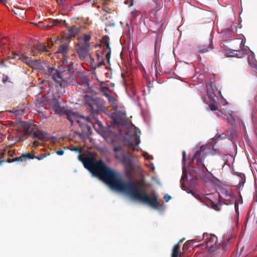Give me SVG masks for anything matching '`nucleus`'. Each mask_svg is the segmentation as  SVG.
Listing matches in <instances>:
<instances>
[{"mask_svg": "<svg viewBox=\"0 0 257 257\" xmlns=\"http://www.w3.org/2000/svg\"><path fill=\"white\" fill-rule=\"evenodd\" d=\"M65 27L67 29L68 34L64 35L63 36V39L66 40H68L73 37H75L80 31V28L76 26L67 27V24H66Z\"/></svg>", "mask_w": 257, "mask_h": 257, "instance_id": "10", "label": "nucleus"}, {"mask_svg": "<svg viewBox=\"0 0 257 257\" xmlns=\"http://www.w3.org/2000/svg\"><path fill=\"white\" fill-rule=\"evenodd\" d=\"M103 1H107V0H103Z\"/></svg>", "mask_w": 257, "mask_h": 257, "instance_id": "59", "label": "nucleus"}, {"mask_svg": "<svg viewBox=\"0 0 257 257\" xmlns=\"http://www.w3.org/2000/svg\"><path fill=\"white\" fill-rule=\"evenodd\" d=\"M90 47V43H85L79 41L75 46V49L79 57L84 59L88 56Z\"/></svg>", "mask_w": 257, "mask_h": 257, "instance_id": "8", "label": "nucleus"}, {"mask_svg": "<svg viewBox=\"0 0 257 257\" xmlns=\"http://www.w3.org/2000/svg\"><path fill=\"white\" fill-rule=\"evenodd\" d=\"M220 139H221L220 136H216L214 138H213L212 141L214 142L216 140H218Z\"/></svg>", "mask_w": 257, "mask_h": 257, "instance_id": "39", "label": "nucleus"}, {"mask_svg": "<svg viewBox=\"0 0 257 257\" xmlns=\"http://www.w3.org/2000/svg\"><path fill=\"white\" fill-rule=\"evenodd\" d=\"M104 64H104L103 59H102L101 60V61H100L99 62H98L97 64L96 65L95 68H96V67H100V66L104 65Z\"/></svg>", "mask_w": 257, "mask_h": 257, "instance_id": "27", "label": "nucleus"}, {"mask_svg": "<svg viewBox=\"0 0 257 257\" xmlns=\"http://www.w3.org/2000/svg\"><path fill=\"white\" fill-rule=\"evenodd\" d=\"M5 40V39H3L0 40V47H2L3 45H4V44H6L5 42H3V41Z\"/></svg>", "mask_w": 257, "mask_h": 257, "instance_id": "40", "label": "nucleus"}, {"mask_svg": "<svg viewBox=\"0 0 257 257\" xmlns=\"http://www.w3.org/2000/svg\"><path fill=\"white\" fill-rule=\"evenodd\" d=\"M90 58H91V59L93 61V62H94V59H92L90 56Z\"/></svg>", "mask_w": 257, "mask_h": 257, "instance_id": "56", "label": "nucleus"}, {"mask_svg": "<svg viewBox=\"0 0 257 257\" xmlns=\"http://www.w3.org/2000/svg\"><path fill=\"white\" fill-rule=\"evenodd\" d=\"M116 116L118 117L119 116L121 119L124 118L125 117V113L120 111H117L115 113Z\"/></svg>", "mask_w": 257, "mask_h": 257, "instance_id": "24", "label": "nucleus"}, {"mask_svg": "<svg viewBox=\"0 0 257 257\" xmlns=\"http://www.w3.org/2000/svg\"><path fill=\"white\" fill-rule=\"evenodd\" d=\"M103 95L106 97H107L108 99L111 96V95L109 94L108 93H103Z\"/></svg>", "mask_w": 257, "mask_h": 257, "instance_id": "42", "label": "nucleus"}, {"mask_svg": "<svg viewBox=\"0 0 257 257\" xmlns=\"http://www.w3.org/2000/svg\"><path fill=\"white\" fill-rule=\"evenodd\" d=\"M135 134L133 136L132 141H129L126 143L127 147L132 150H135L136 146L138 145L140 143V135L141 133L140 130L137 127H135Z\"/></svg>", "mask_w": 257, "mask_h": 257, "instance_id": "9", "label": "nucleus"}, {"mask_svg": "<svg viewBox=\"0 0 257 257\" xmlns=\"http://www.w3.org/2000/svg\"><path fill=\"white\" fill-rule=\"evenodd\" d=\"M39 145V143L37 141H35L34 142H33V146L34 147H38V146Z\"/></svg>", "mask_w": 257, "mask_h": 257, "instance_id": "37", "label": "nucleus"}, {"mask_svg": "<svg viewBox=\"0 0 257 257\" xmlns=\"http://www.w3.org/2000/svg\"><path fill=\"white\" fill-rule=\"evenodd\" d=\"M234 33L232 31V29L228 28L226 29H224L220 32V37L222 39L224 38H231L233 36Z\"/></svg>", "mask_w": 257, "mask_h": 257, "instance_id": "17", "label": "nucleus"}, {"mask_svg": "<svg viewBox=\"0 0 257 257\" xmlns=\"http://www.w3.org/2000/svg\"><path fill=\"white\" fill-rule=\"evenodd\" d=\"M96 55H97V59H98V60H99V55L98 53H96Z\"/></svg>", "mask_w": 257, "mask_h": 257, "instance_id": "50", "label": "nucleus"}, {"mask_svg": "<svg viewBox=\"0 0 257 257\" xmlns=\"http://www.w3.org/2000/svg\"><path fill=\"white\" fill-rule=\"evenodd\" d=\"M14 153H15L14 152H11V151H9V156H10V157H13V156H14Z\"/></svg>", "mask_w": 257, "mask_h": 257, "instance_id": "44", "label": "nucleus"}, {"mask_svg": "<svg viewBox=\"0 0 257 257\" xmlns=\"http://www.w3.org/2000/svg\"><path fill=\"white\" fill-rule=\"evenodd\" d=\"M19 59L21 60L22 62L31 67L35 65L38 63L37 60H33L31 59V58L25 56L23 54L20 55Z\"/></svg>", "mask_w": 257, "mask_h": 257, "instance_id": "15", "label": "nucleus"}, {"mask_svg": "<svg viewBox=\"0 0 257 257\" xmlns=\"http://www.w3.org/2000/svg\"><path fill=\"white\" fill-rule=\"evenodd\" d=\"M226 246V244H223V245H222L221 247H222V248L223 249H224L225 247Z\"/></svg>", "mask_w": 257, "mask_h": 257, "instance_id": "49", "label": "nucleus"}, {"mask_svg": "<svg viewBox=\"0 0 257 257\" xmlns=\"http://www.w3.org/2000/svg\"><path fill=\"white\" fill-rule=\"evenodd\" d=\"M203 237L207 243H210V246L212 247L214 245H216L217 243V237L213 234H203Z\"/></svg>", "mask_w": 257, "mask_h": 257, "instance_id": "14", "label": "nucleus"}, {"mask_svg": "<svg viewBox=\"0 0 257 257\" xmlns=\"http://www.w3.org/2000/svg\"><path fill=\"white\" fill-rule=\"evenodd\" d=\"M218 194L220 198L228 200L231 196V191L229 188H221L219 189Z\"/></svg>", "mask_w": 257, "mask_h": 257, "instance_id": "13", "label": "nucleus"}, {"mask_svg": "<svg viewBox=\"0 0 257 257\" xmlns=\"http://www.w3.org/2000/svg\"><path fill=\"white\" fill-rule=\"evenodd\" d=\"M6 162L9 163H13V159H10V158H8Z\"/></svg>", "mask_w": 257, "mask_h": 257, "instance_id": "43", "label": "nucleus"}, {"mask_svg": "<svg viewBox=\"0 0 257 257\" xmlns=\"http://www.w3.org/2000/svg\"><path fill=\"white\" fill-rule=\"evenodd\" d=\"M14 113L16 114V115H22L23 113V111L20 109L16 110L14 111Z\"/></svg>", "mask_w": 257, "mask_h": 257, "instance_id": "33", "label": "nucleus"}, {"mask_svg": "<svg viewBox=\"0 0 257 257\" xmlns=\"http://www.w3.org/2000/svg\"><path fill=\"white\" fill-rule=\"evenodd\" d=\"M213 48L212 39L210 38L208 40V42L205 45L199 46L198 52L200 54L205 53L212 50Z\"/></svg>", "mask_w": 257, "mask_h": 257, "instance_id": "12", "label": "nucleus"}, {"mask_svg": "<svg viewBox=\"0 0 257 257\" xmlns=\"http://www.w3.org/2000/svg\"><path fill=\"white\" fill-rule=\"evenodd\" d=\"M52 106L56 113L60 115L66 116V118L72 123L75 121H76L78 123H80V120L77 118V114L70 109H68L64 107H61L57 100H53L52 101Z\"/></svg>", "mask_w": 257, "mask_h": 257, "instance_id": "3", "label": "nucleus"}, {"mask_svg": "<svg viewBox=\"0 0 257 257\" xmlns=\"http://www.w3.org/2000/svg\"><path fill=\"white\" fill-rule=\"evenodd\" d=\"M205 148L206 147L201 146L200 150L197 151L193 158L194 160L196 161V164L198 166V168H200L203 172H204V169L208 171L207 168L203 163L206 156V153L205 152Z\"/></svg>", "mask_w": 257, "mask_h": 257, "instance_id": "7", "label": "nucleus"}, {"mask_svg": "<svg viewBox=\"0 0 257 257\" xmlns=\"http://www.w3.org/2000/svg\"><path fill=\"white\" fill-rule=\"evenodd\" d=\"M209 87L211 88L213 91L215 90V89L212 87V83L209 84Z\"/></svg>", "mask_w": 257, "mask_h": 257, "instance_id": "47", "label": "nucleus"}, {"mask_svg": "<svg viewBox=\"0 0 257 257\" xmlns=\"http://www.w3.org/2000/svg\"><path fill=\"white\" fill-rule=\"evenodd\" d=\"M182 252L180 251L179 242L174 245L173 248L171 257H182Z\"/></svg>", "mask_w": 257, "mask_h": 257, "instance_id": "19", "label": "nucleus"}, {"mask_svg": "<svg viewBox=\"0 0 257 257\" xmlns=\"http://www.w3.org/2000/svg\"><path fill=\"white\" fill-rule=\"evenodd\" d=\"M171 196L170 195H169L168 194H165V196H164V199L165 200V201L166 202H168V201H169L171 199Z\"/></svg>", "mask_w": 257, "mask_h": 257, "instance_id": "34", "label": "nucleus"}, {"mask_svg": "<svg viewBox=\"0 0 257 257\" xmlns=\"http://www.w3.org/2000/svg\"><path fill=\"white\" fill-rule=\"evenodd\" d=\"M34 158H36V159H37L38 160H42V159L43 158V157H36V156H35V157H34Z\"/></svg>", "mask_w": 257, "mask_h": 257, "instance_id": "46", "label": "nucleus"}, {"mask_svg": "<svg viewBox=\"0 0 257 257\" xmlns=\"http://www.w3.org/2000/svg\"><path fill=\"white\" fill-rule=\"evenodd\" d=\"M187 178V174L185 173L184 171L183 172L182 176L181 179V181H184L185 179Z\"/></svg>", "mask_w": 257, "mask_h": 257, "instance_id": "31", "label": "nucleus"}, {"mask_svg": "<svg viewBox=\"0 0 257 257\" xmlns=\"http://www.w3.org/2000/svg\"><path fill=\"white\" fill-rule=\"evenodd\" d=\"M242 199H241V200H239V202H238V203H237L238 204V203H242Z\"/></svg>", "mask_w": 257, "mask_h": 257, "instance_id": "53", "label": "nucleus"}, {"mask_svg": "<svg viewBox=\"0 0 257 257\" xmlns=\"http://www.w3.org/2000/svg\"><path fill=\"white\" fill-rule=\"evenodd\" d=\"M23 161L26 160L27 159H33L35 156L31 155L30 153H23L21 155Z\"/></svg>", "mask_w": 257, "mask_h": 257, "instance_id": "22", "label": "nucleus"}, {"mask_svg": "<svg viewBox=\"0 0 257 257\" xmlns=\"http://www.w3.org/2000/svg\"><path fill=\"white\" fill-rule=\"evenodd\" d=\"M242 199H241V200H239V202H238V203H237L238 204V203H242Z\"/></svg>", "mask_w": 257, "mask_h": 257, "instance_id": "52", "label": "nucleus"}, {"mask_svg": "<svg viewBox=\"0 0 257 257\" xmlns=\"http://www.w3.org/2000/svg\"><path fill=\"white\" fill-rule=\"evenodd\" d=\"M197 169H198V168H196L194 167H192V170L196 174H198V172L197 171Z\"/></svg>", "mask_w": 257, "mask_h": 257, "instance_id": "41", "label": "nucleus"}, {"mask_svg": "<svg viewBox=\"0 0 257 257\" xmlns=\"http://www.w3.org/2000/svg\"><path fill=\"white\" fill-rule=\"evenodd\" d=\"M238 52L239 53H243L244 52V50H241L239 51H236V50H234V51H233V52L232 53V55L231 56H237V57H238V58H241V57H242V56H239L238 55V53H237Z\"/></svg>", "mask_w": 257, "mask_h": 257, "instance_id": "26", "label": "nucleus"}, {"mask_svg": "<svg viewBox=\"0 0 257 257\" xmlns=\"http://www.w3.org/2000/svg\"><path fill=\"white\" fill-rule=\"evenodd\" d=\"M5 0H0L1 2H4Z\"/></svg>", "mask_w": 257, "mask_h": 257, "instance_id": "58", "label": "nucleus"}, {"mask_svg": "<svg viewBox=\"0 0 257 257\" xmlns=\"http://www.w3.org/2000/svg\"><path fill=\"white\" fill-rule=\"evenodd\" d=\"M58 4L60 5H61V6H63L64 5V2L65 1V0H56Z\"/></svg>", "mask_w": 257, "mask_h": 257, "instance_id": "38", "label": "nucleus"}, {"mask_svg": "<svg viewBox=\"0 0 257 257\" xmlns=\"http://www.w3.org/2000/svg\"><path fill=\"white\" fill-rule=\"evenodd\" d=\"M82 119H84V120H85L86 121L89 122V117H82Z\"/></svg>", "mask_w": 257, "mask_h": 257, "instance_id": "45", "label": "nucleus"}, {"mask_svg": "<svg viewBox=\"0 0 257 257\" xmlns=\"http://www.w3.org/2000/svg\"><path fill=\"white\" fill-rule=\"evenodd\" d=\"M217 208H218L217 205H214V207H213V208H214V209H215V210H218V209H217Z\"/></svg>", "mask_w": 257, "mask_h": 257, "instance_id": "48", "label": "nucleus"}, {"mask_svg": "<svg viewBox=\"0 0 257 257\" xmlns=\"http://www.w3.org/2000/svg\"><path fill=\"white\" fill-rule=\"evenodd\" d=\"M109 37L105 35L102 37V43L103 45L106 46V50H107V52L106 54V57L109 60L110 58V55L111 53L110 47L109 46Z\"/></svg>", "mask_w": 257, "mask_h": 257, "instance_id": "16", "label": "nucleus"}, {"mask_svg": "<svg viewBox=\"0 0 257 257\" xmlns=\"http://www.w3.org/2000/svg\"><path fill=\"white\" fill-rule=\"evenodd\" d=\"M109 103L110 104L111 106L113 107H116L117 105V100L113 96H111L108 99Z\"/></svg>", "mask_w": 257, "mask_h": 257, "instance_id": "21", "label": "nucleus"}, {"mask_svg": "<svg viewBox=\"0 0 257 257\" xmlns=\"http://www.w3.org/2000/svg\"><path fill=\"white\" fill-rule=\"evenodd\" d=\"M64 153V152L62 150H60L57 151V152H56V154L59 156L63 155Z\"/></svg>", "mask_w": 257, "mask_h": 257, "instance_id": "35", "label": "nucleus"}, {"mask_svg": "<svg viewBox=\"0 0 257 257\" xmlns=\"http://www.w3.org/2000/svg\"><path fill=\"white\" fill-rule=\"evenodd\" d=\"M234 208L236 214L237 216L239 215V209H238V205L236 202L234 203Z\"/></svg>", "mask_w": 257, "mask_h": 257, "instance_id": "29", "label": "nucleus"}, {"mask_svg": "<svg viewBox=\"0 0 257 257\" xmlns=\"http://www.w3.org/2000/svg\"><path fill=\"white\" fill-rule=\"evenodd\" d=\"M9 77L8 76L3 75V77L2 79V81L4 83H5L7 81H8Z\"/></svg>", "mask_w": 257, "mask_h": 257, "instance_id": "32", "label": "nucleus"}, {"mask_svg": "<svg viewBox=\"0 0 257 257\" xmlns=\"http://www.w3.org/2000/svg\"><path fill=\"white\" fill-rule=\"evenodd\" d=\"M69 42L65 43L61 45L55 54H62L63 56L62 62L65 65V69L62 71L60 69L57 70L50 65L46 66L44 69L46 74L50 75L52 79L57 83L56 86H60L61 88H64L68 83V79H70L71 74L70 71L73 67V63L69 60V58L66 55L69 51Z\"/></svg>", "mask_w": 257, "mask_h": 257, "instance_id": "2", "label": "nucleus"}, {"mask_svg": "<svg viewBox=\"0 0 257 257\" xmlns=\"http://www.w3.org/2000/svg\"><path fill=\"white\" fill-rule=\"evenodd\" d=\"M125 4L128 5V6L130 7L133 5L134 1L133 0H126L125 1Z\"/></svg>", "mask_w": 257, "mask_h": 257, "instance_id": "30", "label": "nucleus"}, {"mask_svg": "<svg viewBox=\"0 0 257 257\" xmlns=\"http://www.w3.org/2000/svg\"><path fill=\"white\" fill-rule=\"evenodd\" d=\"M13 162H23L21 155L19 157H16L13 159Z\"/></svg>", "mask_w": 257, "mask_h": 257, "instance_id": "28", "label": "nucleus"}, {"mask_svg": "<svg viewBox=\"0 0 257 257\" xmlns=\"http://www.w3.org/2000/svg\"><path fill=\"white\" fill-rule=\"evenodd\" d=\"M242 199H241V200H239V202H238V203H237L238 204V203H242Z\"/></svg>", "mask_w": 257, "mask_h": 257, "instance_id": "51", "label": "nucleus"}, {"mask_svg": "<svg viewBox=\"0 0 257 257\" xmlns=\"http://www.w3.org/2000/svg\"><path fill=\"white\" fill-rule=\"evenodd\" d=\"M157 72H158L159 74H161V71H157Z\"/></svg>", "mask_w": 257, "mask_h": 257, "instance_id": "55", "label": "nucleus"}, {"mask_svg": "<svg viewBox=\"0 0 257 257\" xmlns=\"http://www.w3.org/2000/svg\"><path fill=\"white\" fill-rule=\"evenodd\" d=\"M156 65H157V62L155 63V68H156V71H157V66H156Z\"/></svg>", "mask_w": 257, "mask_h": 257, "instance_id": "54", "label": "nucleus"}, {"mask_svg": "<svg viewBox=\"0 0 257 257\" xmlns=\"http://www.w3.org/2000/svg\"><path fill=\"white\" fill-rule=\"evenodd\" d=\"M85 103L89 106V109L91 114H96L101 108V104L99 100L91 96L85 95L83 96Z\"/></svg>", "mask_w": 257, "mask_h": 257, "instance_id": "5", "label": "nucleus"}, {"mask_svg": "<svg viewBox=\"0 0 257 257\" xmlns=\"http://www.w3.org/2000/svg\"><path fill=\"white\" fill-rule=\"evenodd\" d=\"M91 39V36L89 35H84L83 39H79V41L85 43H90L89 40Z\"/></svg>", "mask_w": 257, "mask_h": 257, "instance_id": "23", "label": "nucleus"}, {"mask_svg": "<svg viewBox=\"0 0 257 257\" xmlns=\"http://www.w3.org/2000/svg\"><path fill=\"white\" fill-rule=\"evenodd\" d=\"M82 161L84 167L93 176L99 177L111 188L125 193L132 198L153 208H157L160 206L158 196L154 192L150 197L145 190H140L136 184L132 182H123L120 174L107 167L102 161H96L93 157H88Z\"/></svg>", "mask_w": 257, "mask_h": 257, "instance_id": "1", "label": "nucleus"}, {"mask_svg": "<svg viewBox=\"0 0 257 257\" xmlns=\"http://www.w3.org/2000/svg\"><path fill=\"white\" fill-rule=\"evenodd\" d=\"M62 23H64V24H65V25L66 24L65 21H64L63 22H62V21L59 20H58V19L54 20H53V24H54V25H61Z\"/></svg>", "mask_w": 257, "mask_h": 257, "instance_id": "25", "label": "nucleus"}, {"mask_svg": "<svg viewBox=\"0 0 257 257\" xmlns=\"http://www.w3.org/2000/svg\"><path fill=\"white\" fill-rule=\"evenodd\" d=\"M24 135L28 136L33 138H36L39 140L43 141L45 138L43 133L38 130L35 125L31 123L23 122L22 123Z\"/></svg>", "mask_w": 257, "mask_h": 257, "instance_id": "4", "label": "nucleus"}, {"mask_svg": "<svg viewBox=\"0 0 257 257\" xmlns=\"http://www.w3.org/2000/svg\"><path fill=\"white\" fill-rule=\"evenodd\" d=\"M79 150V149L78 148H76L75 149V150Z\"/></svg>", "mask_w": 257, "mask_h": 257, "instance_id": "57", "label": "nucleus"}, {"mask_svg": "<svg viewBox=\"0 0 257 257\" xmlns=\"http://www.w3.org/2000/svg\"><path fill=\"white\" fill-rule=\"evenodd\" d=\"M247 61L248 64L253 71L257 68V61L255 59V56L253 52H251V54L248 56Z\"/></svg>", "mask_w": 257, "mask_h": 257, "instance_id": "18", "label": "nucleus"}, {"mask_svg": "<svg viewBox=\"0 0 257 257\" xmlns=\"http://www.w3.org/2000/svg\"><path fill=\"white\" fill-rule=\"evenodd\" d=\"M182 155H183L182 161H183V162H185V160H186V152H185V151H183Z\"/></svg>", "mask_w": 257, "mask_h": 257, "instance_id": "36", "label": "nucleus"}, {"mask_svg": "<svg viewBox=\"0 0 257 257\" xmlns=\"http://www.w3.org/2000/svg\"><path fill=\"white\" fill-rule=\"evenodd\" d=\"M219 105L218 103L212 100L209 104V107L211 110H217L218 109Z\"/></svg>", "mask_w": 257, "mask_h": 257, "instance_id": "20", "label": "nucleus"}, {"mask_svg": "<svg viewBox=\"0 0 257 257\" xmlns=\"http://www.w3.org/2000/svg\"><path fill=\"white\" fill-rule=\"evenodd\" d=\"M31 51L34 55H37L41 52H48V50L43 44H35L31 47Z\"/></svg>", "mask_w": 257, "mask_h": 257, "instance_id": "11", "label": "nucleus"}, {"mask_svg": "<svg viewBox=\"0 0 257 257\" xmlns=\"http://www.w3.org/2000/svg\"><path fill=\"white\" fill-rule=\"evenodd\" d=\"M115 158L121 161L124 164H130L132 162V154L129 152H125L119 147L113 148Z\"/></svg>", "mask_w": 257, "mask_h": 257, "instance_id": "6", "label": "nucleus"}]
</instances>
